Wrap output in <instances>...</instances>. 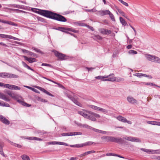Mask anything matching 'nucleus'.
<instances>
[{"label": "nucleus", "mask_w": 160, "mask_h": 160, "mask_svg": "<svg viewBox=\"0 0 160 160\" xmlns=\"http://www.w3.org/2000/svg\"><path fill=\"white\" fill-rule=\"evenodd\" d=\"M108 142H114L117 143H122L123 142L122 139L120 138H115L112 136H109Z\"/></svg>", "instance_id": "nucleus-4"}, {"label": "nucleus", "mask_w": 160, "mask_h": 160, "mask_svg": "<svg viewBox=\"0 0 160 160\" xmlns=\"http://www.w3.org/2000/svg\"><path fill=\"white\" fill-rule=\"evenodd\" d=\"M99 111H101L104 113H106L108 112V110L101 108H99Z\"/></svg>", "instance_id": "nucleus-42"}, {"label": "nucleus", "mask_w": 160, "mask_h": 160, "mask_svg": "<svg viewBox=\"0 0 160 160\" xmlns=\"http://www.w3.org/2000/svg\"><path fill=\"white\" fill-rule=\"evenodd\" d=\"M147 123L154 125H157V122L154 121H148L147 122Z\"/></svg>", "instance_id": "nucleus-41"}, {"label": "nucleus", "mask_w": 160, "mask_h": 160, "mask_svg": "<svg viewBox=\"0 0 160 160\" xmlns=\"http://www.w3.org/2000/svg\"><path fill=\"white\" fill-rule=\"evenodd\" d=\"M117 9L118 12L121 14L122 16L125 17L127 19H128L127 18V17L125 16V13L123 11H122L121 10L118 9V8H117Z\"/></svg>", "instance_id": "nucleus-31"}, {"label": "nucleus", "mask_w": 160, "mask_h": 160, "mask_svg": "<svg viewBox=\"0 0 160 160\" xmlns=\"http://www.w3.org/2000/svg\"><path fill=\"white\" fill-rule=\"evenodd\" d=\"M86 11L88 12H97V11H97L94 8H93L92 9H86Z\"/></svg>", "instance_id": "nucleus-44"}, {"label": "nucleus", "mask_w": 160, "mask_h": 160, "mask_svg": "<svg viewBox=\"0 0 160 160\" xmlns=\"http://www.w3.org/2000/svg\"><path fill=\"white\" fill-rule=\"evenodd\" d=\"M66 95L67 97L70 99L72 101H73L75 99L71 95L68 94H66Z\"/></svg>", "instance_id": "nucleus-49"}, {"label": "nucleus", "mask_w": 160, "mask_h": 160, "mask_svg": "<svg viewBox=\"0 0 160 160\" xmlns=\"http://www.w3.org/2000/svg\"><path fill=\"white\" fill-rule=\"evenodd\" d=\"M128 53L129 54H135L138 53L137 52L133 50H130L128 52Z\"/></svg>", "instance_id": "nucleus-47"}, {"label": "nucleus", "mask_w": 160, "mask_h": 160, "mask_svg": "<svg viewBox=\"0 0 160 160\" xmlns=\"http://www.w3.org/2000/svg\"><path fill=\"white\" fill-rule=\"evenodd\" d=\"M102 139L105 140L106 141L108 142L109 139V136H103L101 137Z\"/></svg>", "instance_id": "nucleus-48"}, {"label": "nucleus", "mask_w": 160, "mask_h": 160, "mask_svg": "<svg viewBox=\"0 0 160 160\" xmlns=\"http://www.w3.org/2000/svg\"><path fill=\"white\" fill-rule=\"evenodd\" d=\"M98 30L102 34L108 35L110 34L112 32L111 30L104 28H100L98 29Z\"/></svg>", "instance_id": "nucleus-11"}, {"label": "nucleus", "mask_w": 160, "mask_h": 160, "mask_svg": "<svg viewBox=\"0 0 160 160\" xmlns=\"http://www.w3.org/2000/svg\"><path fill=\"white\" fill-rule=\"evenodd\" d=\"M110 11L109 10H103L100 11H98L97 12L96 14L98 15L104 16L107 15H108L110 13Z\"/></svg>", "instance_id": "nucleus-7"}, {"label": "nucleus", "mask_w": 160, "mask_h": 160, "mask_svg": "<svg viewBox=\"0 0 160 160\" xmlns=\"http://www.w3.org/2000/svg\"><path fill=\"white\" fill-rule=\"evenodd\" d=\"M0 38H9L18 41L20 40V39L18 38L13 37L12 36L2 34H0Z\"/></svg>", "instance_id": "nucleus-8"}, {"label": "nucleus", "mask_w": 160, "mask_h": 160, "mask_svg": "<svg viewBox=\"0 0 160 160\" xmlns=\"http://www.w3.org/2000/svg\"><path fill=\"white\" fill-rule=\"evenodd\" d=\"M23 57L25 60L28 61L29 63H32L36 61V60L35 58H28L27 56H23Z\"/></svg>", "instance_id": "nucleus-15"}, {"label": "nucleus", "mask_w": 160, "mask_h": 160, "mask_svg": "<svg viewBox=\"0 0 160 160\" xmlns=\"http://www.w3.org/2000/svg\"><path fill=\"white\" fill-rule=\"evenodd\" d=\"M114 76V74L112 73L108 76H98L96 77H95V78L96 79L101 80L102 81H108V80H105L107 79H104L106 78H108L110 76H112L113 77Z\"/></svg>", "instance_id": "nucleus-10"}, {"label": "nucleus", "mask_w": 160, "mask_h": 160, "mask_svg": "<svg viewBox=\"0 0 160 160\" xmlns=\"http://www.w3.org/2000/svg\"><path fill=\"white\" fill-rule=\"evenodd\" d=\"M117 118L119 121L123 122H126V119L122 116H119L117 117Z\"/></svg>", "instance_id": "nucleus-23"}, {"label": "nucleus", "mask_w": 160, "mask_h": 160, "mask_svg": "<svg viewBox=\"0 0 160 160\" xmlns=\"http://www.w3.org/2000/svg\"><path fill=\"white\" fill-rule=\"evenodd\" d=\"M22 63L23 66L24 67L27 68L29 70H30L32 71L33 72H34V70H33V69L31 68L28 65H27V64L26 63H25L24 62L22 61Z\"/></svg>", "instance_id": "nucleus-24"}, {"label": "nucleus", "mask_w": 160, "mask_h": 160, "mask_svg": "<svg viewBox=\"0 0 160 160\" xmlns=\"http://www.w3.org/2000/svg\"><path fill=\"white\" fill-rule=\"evenodd\" d=\"M140 149L141 150H142L143 152H146L148 153H149V154L150 153H155L154 152H155V151H158V152H156V153L158 154H160V152H158V150H155V151L153 150H149L144 148H141Z\"/></svg>", "instance_id": "nucleus-13"}, {"label": "nucleus", "mask_w": 160, "mask_h": 160, "mask_svg": "<svg viewBox=\"0 0 160 160\" xmlns=\"http://www.w3.org/2000/svg\"><path fill=\"white\" fill-rule=\"evenodd\" d=\"M53 29L63 32L64 31V30H66L67 28L62 27H58L57 28H54Z\"/></svg>", "instance_id": "nucleus-30"}, {"label": "nucleus", "mask_w": 160, "mask_h": 160, "mask_svg": "<svg viewBox=\"0 0 160 160\" xmlns=\"http://www.w3.org/2000/svg\"><path fill=\"white\" fill-rule=\"evenodd\" d=\"M82 147L87 146H90L93 144H95V143L92 141H89L86 142L84 143H81Z\"/></svg>", "instance_id": "nucleus-22"}, {"label": "nucleus", "mask_w": 160, "mask_h": 160, "mask_svg": "<svg viewBox=\"0 0 160 160\" xmlns=\"http://www.w3.org/2000/svg\"><path fill=\"white\" fill-rule=\"evenodd\" d=\"M93 131L96 132H99L103 134H106L107 132L105 131L101 130L95 128L93 129Z\"/></svg>", "instance_id": "nucleus-32"}, {"label": "nucleus", "mask_w": 160, "mask_h": 160, "mask_svg": "<svg viewBox=\"0 0 160 160\" xmlns=\"http://www.w3.org/2000/svg\"><path fill=\"white\" fill-rule=\"evenodd\" d=\"M82 133L80 132H74L63 133L61 134L62 136H72L73 135H81Z\"/></svg>", "instance_id": "nucleus-6"}, {"label": "nucleus", "mask_w": 160, "mask_h": 160, "mask_svg": "<svg viewBox=\"0 0 160 160\" xmlns=\"http://www.w3.org/2000/svg\"><path fill=\"white\" fill-rule=\"evenodd\" d=\"M32 48L33 50H34L35 51H36V52H38V53H42L43 52H42L38 48H35L34 47H32Z\"/></svg>", "instance_id": "nucleus-39"}, {"label": "nucleus", "mask_w": 160, "mask_h": 160, "mask_svg": "<svg viewBox=\"0 0 160 160\" xmlns=\"http://www.w3.org/2000/svg\"><path fill=\"white\" fill-rule=\"evenodd\" d=\"M155 56L150 54H146L145 55V57L147 60L149 61L153 62Z\"/></svg>", "instance_id": "nucleus-20"}, {"label": "nucleus", "mask_w": 160, "mask_h": 160, "mask_svg": "<svg viewBox=\"0 0 160 160\" xmlns=\"http://www.w3.org/2000/svg\"><path fill=\"white\" fill-rule=\"evenodd\" d=\"M22 158L23 160H30L29 157L25 154L22 156Z\"/></svg>", "instance_id": "nucleus-35"}, {"label": "nucleus", "mask_w": 160, "mask_h": 160, "mask_svg": "<svg viewBox=\"0 0 160 160\" xmlns=\"http://www.w3.org/2000/svg\"><path fill=\"white\" fill-rule=\"evenodd\" d=\"M78 113L83 116L84 118L89 119L92 121H96V118L94 117V116L91 114H88L82 111H78Z\"/></svg>", "instance_id": "nucleus-2"}, {"label": "nucleus", "mask_w": 160, "mask_h": 160, "mask_svg": "<svg viewBox=\"0 0 160 160\" xmlns=\"http://www.w3.org/2000/svg\"><path fill=\"white\" fill-rule=\"evenodd\" d=\"M127 100L129 103L132 104H134L137 102V100L131 96L127 97Z\"/></svg>", "instance_id": "nucleus-16"}, {"label": "nucleus", "mask_w": 160, "mask_h": 160, "mask_svg": "<svg viewBox=\"0 0 160 160\" xmlns=\"http://www.w3.org/2000/svg\"><path fill=\"white\" fill-rule=\"evenodd\" d=\"M42 77V78H45V79H47V80L49 81H51V82H53V83H55V84H58V83H57L56 82H54V81H52V80H51V79H48V78H46V77Z\"/></svg>", "instance_id": "nucleus-60"}, {"label": "nucleus", "mask_w": 160, "mask_h": 160, "mask_svg": "<svg viewBox=\"0 0 160 160\" xmlns=\"http://www.w3.org/2000/svg\"><path fill=\"white\" fill-rule=\"evenodd\" d=\"M75 24H78L80 26H85L86 25H87L86 24L83 23H75Z\"/></svg>", "instance_id": "nucleus-55"}, {"label": "nucleus", "mask_w": 160, "mask_h": 160, "mask_svg": "<svg viewBox=\"0 0 160 160\" xmlns=\"http://www.w3.org/2000/svg\"><path fill=\"white\" fill-rule=\"evenodd\" d=\"M88 112L89 114H91L94 116V117L97 118H100V115L98 114L94 113L91 111H88Z\"/></svg>", "instance_id": "nucleus-27"}, {"label": "nucleus", "mask_w": 160, "mask_h": 160, "mask_svg": "<svg viewBox=\"0 0 160 160\" xmlns=\"http://www.w3.org/2000/svg\"><path fill=\"white\" fill-rule=\"evenodd\" d=\"M0 121L6 125H8L10 124L9 121L2 115H0Z\"/></svg>", "instance_id": "nucleus-9"}, {"label": "nucleus", "mask_w": 160, "mask_h": 160, "mask_svg": "<svg viewBox=\"0 0 160 160\" xmlns=\"http://www.w3.org/2000/svg\"><path fill=\"white\" fill-rule=\"evenodd\" d=\"M1 106H5V107H10L8 103H4V104H3L2 103V105Z\"/></svg>", "instance_id": "nucleus-64"}, {"label": "nucleus", "mask_w": 160, "mask_h": 160, "mask_svg": "<svg viewBox=\"0 0 160 160\" xmlns=\"http://www.w3.org/2000/svg\"><path fill=\"white\" fill-rule=\"evenodd\" d=\"M154 58V61H153L154 62L160 63V58L155 56Z\"/></svg>", "instance_id": "nucleus-36"}, {"label": "nucleus", "mask_w": 160, "mask_h": 160, "mask_svg": "<svg viewBox=\"0 0 160 160\" xmlns=\"http://www.w3.org/2000/svg\"><path fill=\"white\" fill-rule=\"evenodd\" d=\"M111 78H109L105 80H108V81H116L117 82H119L120 81H124V79L122 78H119L116 79L115 78H114V75L112 77V76Z\"/></svg>", "instance_id": "nucleus-12"}, {"label": "nucleus", "mask_w": 160, "mask_h": 160, "mask_svg": "<svg viewBox=\"0 0 160 160\" xmlns=\"http://www.w3.org/2000/svg\"><path fill=\"white\" fill-rule=\"evenodd\" d=\"M109 16V17L113 21H115V19L113 15L110 12V13L108 14Z\"/></svg>", "instance_id": "nucleus-37"}, {"label": "nucleus", "mask_w": 160, "mask_h": 160, "mask_svg": "<svg viewBox=\"0 0 160 160\" xmlns=\"http://www.w3.org/2000/svg\"><path fill=\"white\" fill-rule=\"evenodd\" d=\"M42 66H45L47 67H52V66L51 65L47 64V63H42Z\"/></svg>", "instance_id": "nucleus-57"}, {"label": "nucleus", "mask_w": 160, "mask_h": 160, "mask_svg": "<svg viewBox=\"0 0 160 160\" xmlns=\"http://www.w3.org/2000/svg\"><path fill=\"white\" fill-rule=\"evenodd\" d=\"M4 146V142L0 141V154L3 157H5V156L3 151V147Z\"/></svg>", "instance_id": "nucleus-18"}, {"label": "nucleus", "mask_w": 160, "mask_h": 160, "mask_svg": "<svg viewBox=\"0 0 160 160\" xmlns=\"http://www.w3.org/2000/svg\"><path fill=\"white\" fill-rule=\"evenodd\" d=\"M145 74L140 73H136L135 74V76H137L138 77L140 78L141 77H145Z\"/></svg>", "instance_id": "nucleus-43"}, {"label": "nucleus", "mask_w": 160, "mask_h": 160, "mask_svg": "<svg viewBox=\"0 0 160 160\" xmlns=\"http://www.w3.org/2000/svg\"><path fill=\"white\" fill-rule=\"evenodd\" d=\"M19 103H20L22 105L24 106H25L27 107H29L31 106V105H29V104L25 102L22 101L21 100H20V102H19Z\"/></svg>", "instance_id": "nucleus-29"}, {"label": "nucleus", "mask_w": 160, "mask_h": 160, "mask_svg": "<svg viewBox=\"0 0 160 160\" xmlns=\"http://www.w3.org/2000/svg\"><path fill=\"white\" fill-rule=\"evenodd\" d=\"M0 98L7 102H9L10 100V99L8 97L2 93H0Z\"/></svg>", "instance_id": "nucleus-17"}, {"label": "nucleus", "mask_w": 160, "mask_h": 160, "mask_svg": "<svg viewBox=\"0 0 160 160\" xmlns=\"http://www.w3.org/2000/svg\"><path fill=\"white\" fill-rule=\"evenodd\" d=\"M119 19L120 22L123 25H126L127 24V22L125 21V20L123 18H122L121 17H119Z\"/></svg>", "instance_id": "nucleus-26"}, {"label": "nucleus", "mask_w": 160, "mask_h": 160, "mask_svg": "<svg viewBox=\"0 0 160 160\" xmlns=\"http://www.w3.org/2000/svg\"><path fill=\"white\" fill-rule=\"evenodd\" d=\"M95 68H88L86 67V69H88V71H92Z\"/></svg>", "instance_id": "nucleus-62"}, {"label": "nucleus", "mask_w": 160, "mask_h": 160, "mask_svg": "<svg viewBox=\"0 0 160 160\" xmlns=\"http://www.w3.org/2000/svg\"><path fill=\"white\" fill-rule=\"evenodd\" d=\"M124 138L125 139L127 140L128 141H130L131 142H141V140L139 138L136 137H133L131 136H126L124 137Z\"/></svg>", "instance_id": "nucleus-5"}, {"label": "nucleus", "mask_w": 160, "mask_h": 160, "mask_svg": "<svg viewBox=\"0 0 160 160\" xmlns=\"http://www.w3.org/2000/svg\"><path fill=\"white\" fill-rule=\"evenodd\" d=\"M38 13L47 18L62 22L67 21V19L63 16L52 11L46 10H39Z\"/></svg>", "instance_id": "nucleus-1"}, {"label": "nucleus", "mask_w": 160, "mask_h": 160, "mask_svg": "<svg viewBox=\"0 0 160 160\" xmlns=\"http://www.w3.org/2000/svg\"><path fill=\"white\" fill-rule=\"evenodd\" d=\"M120 2H121L122 4L124 5L125 6L128 7V4L123 1L122 0H118Z\"/></svg>", "instance_id": "nucleus-50"}, {"label": "nucleus", "mask_w": 160, "mask_h": 160, "mask_svg": "<svg viewBox=\"0 0 160 160\" xmlns=\"http://www.w3.org/2000/svg\"><path fill=\"white\" fill-rule=\"evenodd\" d=\"M38 88L40 90L43 92L44 93H45L47 94L52 97H54V96L53 95L50 93L49 92L47 91L44 88L41 87H39Z\"/></svg>", "instance_id": "nucleus-21"}, {"label": "nucleus", "mask_w": 160, "mask_h": 160, "mask_svg": "<svg viewBox=\"0 0 160 160\" xmlns=\"http://www.w3.org/2000/svg\"><path fill=\"white\" fill-rule=\"evenodd\" d=\"M10 78H17L18 77V75L12 73H10Z\"/></svg>", "instance_id": "nucleus-51"}, {"label": "nucleus", "mask_w": 160, "mask_h": 160, "mask_svg": "<svg viewBox=\"0 0 160 160\" xmlns=\"http://www.w3.org/2000/svg\"><path fill=\"white\" fill-rule=\"evenodd\" d=\"M6 24H8L9 25H12L13 26H17L16 24L14 22H12L11 21H7Z\"/></svg>", "instance_id": "nucleus-46"}, {"label": "nucleus", "mask_w": 160, "mask_h": 160, "mask_svg": "<svg viewBox=\"0 0 160 160\" xmlns=\"http://www.w3.org/2000/svg\"><path fill=\"white\" fill-rule=\"evenodd\" d=\"M52 52H54L55 55L57 57L61 60H65L67 59L66 55L60 53L55 50H53Z\"/></svg>", "instance_id": "nucleus-3"}, {"label": "nucleus", "mask_w": 160, "mask_h": 160, "mask_svg": "<svg viewBox=\"0 0 160 160\" xmlns=\"http://www.w3.org/2000/svg\"><path fill=\"white\" fill-rule=\"evenodd\" d=\"M12 86L13 87V89H14L15 90H19L21 89V88L17 86L14 85V86Z\"/></svg>", "instance_id": "nucleus-53"}, {"label": "nucleus", "mask_w": 160, "mask_h": 160, "mask_svg": "<svg viewBox=\"0 0 160 160\" xmlns=\"http://www.w3.org/2000/svg\"><path fill=\"white\" fill-rule=\"evenodd\" d=\"M22 51L23 52L27 53H28V54H29V52H30L27 50L24 49H22Z\"/></svg>", "instance_id": "nucleus-63"}, {"label": "nucleus", "mask_w": 160, "mask_h": 160, "mask_svg": "<svg viewBox=\"0 0 160 160\" xmlns=\"http://www.w3.org/2000/svg\"><path fill=\"white\" fill-rule=\"evenodd\" d=\"M87 153V154L88 155L90 154L94 153L95 152V151L94 150L90 151H88L86 152Z\"/></svg>", "instance_id": "nucleus-61"}, {"label": "nucleus", "mask_w": 160, "mask_h": 160, "mask_svg": "<svg viewBox=\"0 0 160 160\" xmlns=\"http://www.w3.org/2000/svg\"><path fill=\"white\" fill-rule=\"evenodd\" d=\"M28 55L30 56H32L33 57H35L36 58L37 57V55L36 54L31 52H29V54H28Z\"/></svg>", "instance_id": "nucleus-52"}, {"label": "nucleus", "mask_w": 160, "mask_h": 160, "mask_svg": "<svg viewBox=\"0 0 160 160\" xmlns=\"http://www.w3.org/2000/svg\"><path fill=\"white\" fill-rule=\"evenodd\" d=\"M87 155H88L87 153V152H86L82 154H80V155H79L78 156L81 158V157H82L85 156Z\"/></svg>", "instance_id": "nucleus-54"}, {"label": "nucleus", "mask_w": 160, "mask_h": 160, "mask_svg": "<svg viewBox=\"0 0 160 160\" xmlns=\"http://www.w3.org/2000/svg\"><path fill=\"white\" fill-rule=\"evenodd\" d=\"M70 146L71 147L77 148L82 147V144H76L75 145H70Z\"/></svg>", "instance_id": "nucleus-33"}, {"label": "nucleus", "mask_w": 160, "mask_h": 160, "mask_svg": "<svg viewBox=\"0 0 160 160\" xmlns=\"http://www.w3.org/2000/svg\"><path fill=\"white\" fill-rule=\"evenodd\" d=\"M9 142L11 143V144L12 145H13V146H14L18 148H21L22 147L21 145H20L13 143L11 141H9Z\"/></svg>", "instance_id": "nucleus-38"}, {"label": "nucleus", "mask_w": 160, "mask_h": 160, "mask_svg": "<svg viewBox=\"0 0 160 160\" xmlns=\"http://www.w3.org/2000/svg\"><path fill=\"white\" fill-rule=\"evenodd\" d=\"M33 140H37V141H42V139L41 138H38L33 137Z\"/></svg>", "instance_id": "nucleus-56"}, {"label": "nucleus", "mask_w": 160, "mask_h": 160, "mask_svg": "<svg viewBox=\"0 0 160 160\" xmlns=\"http://www.w3.org/2000/svg\"><path fill=\"white\" fill-rule=\"evenodd\" d=\"M85 26L87 27L88 28L90 29V30H91L92 31H93L94 30L93 28L92 27L90 26H89V25H86Z\"/></svg>", "instance_id": "nucleus-58"}, {"label": "nucleus", "mask_w": 160, "mask_h": 160, "mask_svg": "<svg viewBox=\"0 0 160 160\" xmlns=\"http://www.w3.org/2000/svg\"><path fill=\"white\" fill-rule=\"evenodd\" d=\"M115 154L112 153H108L106 154V155L107 156H115Z\"/></svg>", "instance_id": "nucleus-59"}, {"label": "nucleus", "mask_w": 160, "mask_h": 160, "mask_svg": "<svg viewBox=\"0 0 160 160\" xmlns=\"http://www.w3.org/2000/svg\"><path fill=\"white\" fill-rule=\"evenodd\" d=\"M92 38L95 40L98 39V40H101L102 39V37L98 35H96L93 34V36H92Z\"/></svg>", "instance_id": "nucleus-25"}, {"label": "nucleus", "mask_w": 160, "mask_h": 160, "mask_svg": "<svg viewBox=\"0 0 160 160\" xmlns=\"http://www.w3.org/2000/svg\"><path fill=\"white\" fill-rule=\"evenodd\" d=\"M82 128H88L89 129H92L93 131V129H95V128H93L88 125L86 124H83V125H82Z\"/></svg>", "instance_id": "nucleus-28"}, {"label": "nucleus", "mask_w": 160, "mask_h": 160, "mask_svg": "<svg viewBox=\"0 0 160 160\" xmlns=\"http://www.w3.org/2000/svg\"><path fill=\"white\" fill-rule=\"evenodd\" d=\"M90 107L92 109L98 111H99V109L100 108L93 105H91Z\"/></svg>", "instance_id": "nucleus-45"}, {"label": "nucleus", "mask_w": 160, "mask_h": 160, "mask_svg": "<svg viewBox=\"0 0 160 160\" xmlns=\"http://www.w3.org/2000/svg\"><path fill=\"white\" fill-rule=\"evenodd\" d=\"M48 144H59L61 145H65L66 146H68V145L64 142H57V141H52L49 142H48Z\"/></svg>", "instance_id": "nucleus-14"}, {"label": "nucleus", "mask_w": 160, "mask_h": 160, "mask_svg": "<svg viewBox=\"0 0 160 160\" xmlns=\"http://www.w3.org/2000/svg\"><path fill=\"white\" fill-rule=\"evenodd\" d=\"M73 102L77 105L79 106L80 107L82 106V104L79 102L77 100L75 99H74V100L73 101Z\"/></svg>", "instance_id": "nucleus-40"}, {"label": "nucleus", "mask_w": 160, "mask_h": 160, "mask_svg": "<svg viewBox=\"0 0 160 160\" xmlns=\"http://www.w3.org/2000/svg\"><path fill=\"white\" fill-rule=\"evenodd\" d=\"M66 30L68 31H71L75 33H78L79 32V31L76 30L72 28H67Z\"/></svg>", "instance_id": "nucleus-34"}, {"label": "nucleus", "mask_w": 160, "mask_h": 160, "mask_svg": "<svg viewBox=\"0 0 160 160\" xmlns=\"http://www.w3.org/2000/svg\"><path fill=\"white\" fill-rule=\"evenodd\" d=\"M11 98L14 99L16 100L18 102H20L19 98H21V97L18 94L13 93Z\"/></svg>", "instance_id": "nucleus-19"}]
</instances>
